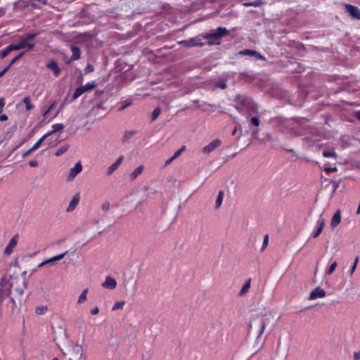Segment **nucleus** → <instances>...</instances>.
<instances>
[{"instance_id":"f257e3e1","label":"nucleus","mask_w":360,"mask_h":360,"mask_svg":"<svg viewBox=\"0 0 360 360\" xmlns=\"http://www.w3.org/2000/svg\"><path fill=\"white\" fill-rule=\"evenodd\" d=\"M13 278L11 275H4L0 279V304L4 305L9 314H15L20 311L22 302L27 296L24 297V289L27 288V281H22V286L12 290Z\"/></svg>"},{"instance_id":"f03ea898","label":"nucleus","mask_w":360,"mask_h":360,"mask_svg":"<svg viewBox=\"0 0 360 360\" xmlns=\"http://www.w3.org/2000/svg\"><path fill=\"white\" fill-rule=\"evenodd\" d=\"M230 32L225 27H218L212 30L210 33L202 34L204 39L207 40L208 45H219L222 37L229 35Z\"/></svg>"},{"instance_id":"7ed1b4c3","label":"nucleus","mask_w":360,"mask_h":360,"mask_svg":"<svg viewBox=\"0 0 360 360\" xmlns=\"http://www.w3.org/2000/svg\"><path fill=\"white\" fill-rule=\"evenodd\" d=\"M234 101L248 109V113L251 112L257 113L258 112L257 105L247 95L238 94L236 96Z\"/></svg>"},{"instance_id":"20e7f679","label":"nucleus","mask_w":360,"mask_h":360,"mask_svg":"<svg viewBox=\"0 0 360 360\" xmlns=\"http://www.w3.org/2000/svg\"><path fill=\"white\" fill-rule=\"evenodd\" d=\"M270 124L276 130L286 132L289 130V121L281 116L274 117L270 119Z\"/></svg>"},{"instance_id":"39448f33","label":"nucleus","mask_w":360,"mask_h":360,"mask_svg":"<svg viewBox=\"0 0 360 360\" xmlns=\"http://www.w3.org/2000/svg\"><path fill=\"white\" fill-rule=\"evenodd\" d=\"M203 39L202 35H198L188 39L183 40L180 41L179 44L186 47H202L205 45V43L202 41Z\"/></svg>"},{"instance_id":"423d86ee","label":"nucleus","mask_w":360,"mask_h":360,"mask_svg":"<svg viewBox=\"0 0 360 360\" xmlns=\"http://www.w3.org/2000/svg\"><path fill=\"white\" fill-rule=\"evenodd\" d=\"M239 56H247L252 58L255 61L258 60H265V57L261 55L259 52L252 49H243L238 53Z\"/></svg>"},{"instance_id":"0eeeda50","label":"nucleus","mask_w":360,"mask_h":360,"mask_svg":"<svg viewBox=\"0 0 360 360\" xmlns=\"http://www.w3.org/2000/svg\"><path fill=\"white\" fill-rule=\"evenodd\" d=\"M68 253V251H65L63 253H61V254H59L58 255H56V256H53L44 262H42L41 263H40L39 265H38V267L40 268V267H42L45 265H47V264H50V265H52V266H54L56 264L57 262H58L59 260H60L61 259H63L65 255Z\"/></svg>"},{"instance_id":"6e6552de","label":"nucleus","mask_w":360,"mask_h":360,"mask_svg":"<svg viewBox=\"0 0 360 360\" xmlns=\"http://www.w3.org/2000/svg\"><path fill=\"white\" fill-rule=\"evenodd\" d=\"M18 240H19L18 234H15L12 237V238L10 240L9 243H8V245L6 246V248L4 249V253L6 255H9L13 252V248L16 246V245L18 242Z\"/></svg>"},{"instance_id":"1a4fd4ad","label":"nucleus","mask_w":360,"mask_h":360,"mask_svg":"<svg viewBox=\"0 0 360 360\" xmlns=\"http://www.w3.org/2000/svg\"><path fill=\"white\" fill-rule=\"evenodd\" d=\"M221 143V140L217 139L211 141L209 144L202 148V150L204 153L209 154L219 147Z\"/></svg>"},{"instance_id":"9d476101","label":"nucleus","mask_w":360,"mask_h":360,"mask_svg":"<svg viewBox=\"0 0 360 360\" xmlns=\"http://www.w3.org/2000/svg\"><path fill=\"white\" fill-rule=\"evenodd\" d=\"M82 165L80 162H77L75 166L70 169V172L67 176L68 181H72L75 177L82 172Z\"/></svg>"},{"instance_id":"9b49d317","label":"nucleus","mask_w":360,"mask_h":360,"mask_svg":"<svg viewBox=\"0 0 360 360\" xmlns=\"http://www.w3.org/2000/svg\"><path fill=\"white\" fill-rule=\"evenodd\" d=\"M345 8L347 11L349 13L351 16L358 20H360V9L357 6L346 4Z\"/></svg>"},{"instance_id":"f8f14e48","label":"nucleus","mask_w":360,"mask_h":360,"mask_svg":"<svg viewBox=\"0 0 360 360\" xmlns=\"http://www.w3.org/2000/svg\"><path fill=\"white\" fill-rule=\"evenodd\" d=\"M117 286V281L116 280L111 277V276H107L105 278V281L102 283V287L106 289L109 290H113Z\"/></svg>"},{"instance_id":"ddd939ff","label":"nucleus","mask_w":360,"mask_h":360,"mask_svg":"<svg viewBox=\"0 0 360 360\" xmlns=\"http://www.w3.org/2000/svg\"><path fill=\"white\" fill-rule=\"evenodd\" d=\"M34 46V43H29L24 39L20 41L18 43L13 44L15 50H20L25 48H27V49H32Z\"/></svg>"},{"instance_id":"4468645a","label":"nucleus","mask_w":360,"mask_h":360,"mask_svg":"<svg viewBox=\"0 0 360 360\" xmlns=\"http://www.w3.org/2000/svg\"><path fill=\"white\" fill-rule=\"evenodd\" d=\"M46 68L52 70L55 77H58L60 74L61 70L58 63L53 60H51L46 64Z\"/></svg>"},{"instance_id":"2eb2a0df","label":"nucleus","mask_w":360,"mask_h":360,"mask_svg":"<svg viewBox=\"0 0 360 360\" xmlns=\"http://www.w3.org/2000/svg\"><path fill=\"white\" fill-rule=\"evenodd\" d=\"M123 159L124 157L122 155L120 156L114 163H112L110 167H108L107 169V174L110 175L111 174H112L121 165Z\"/></svg>"},{"instance_id":"dca6fc26","label":"nucleus","mask_w":360,"mask_h":360,"mask_svg":"<svg viewBox=\"0 0 360 360\" xmlns=\"http://www.w3.org/2000/svg\"><path fill=\"white\" fill-rule=\"evenodd\" d=\"M45 140V138L42 136L30 149L26 150L22 154V157L25 158L32 151L37 150L42 143V142Z\"/></svg>"},{"instance_id":"f3484780","label":"nucleus","mask_w":360,"mask_h":360,"mask_svg":"<svg viewBox=\"0 0 360 360\" xmlns=\"http://www.w3.org/2000/svg\"><path fill=\"white\" fill-rule=\"evenodd\" d=\"M79 199H80L79 194L76 193L72 198L71 201L70 202L68 207H67V211L71 212L73 210H75L76 206L79 203Z\"/></svg>"},{"instance_id":"a211bd4d","label":"nucleus","mask_w":360,"mask_h":360,"mask_svg":"<svg viewBox=\"0 0 360 360\" xmlns=\"http://www.w3.org/2000/svg\"><path fill=\"white\" fill-rule=\"evenodd\" d=\"M51 127L53 129L51 131L47 132L46 134L43 135V136L45 138V139L48 136L52 135L53 134L62 130L64 128V125L62 123H56V124H53Z\"/></svg>"},{"instance_id":"6ab92c4d","label":"nucleus","mask_w":360,"mask_h":360,"mask_svg":"<svg viewBox=\"0 0 360 360\" xmlns=\"http://www.w3.org/2000/svg\"><path fill=\"white\" fill-rule=\"evenodd\" d=\"M70 49L72 51V56L70 57L71 60H77L80 58V49L79 47L72 45L70 46Z\"/></svg>"},{"instance_id":"aec40b11","label":"nucleus","mask_w":360,"mask_h":360,"mask_svg":"<svg viewBox=\"0 0 360 360\" xmlns=\"http://www.w3.org/2000/svg\"><path fill=\"white\" fill-rule=\"evenodd\" d=\"M340 221H341L340 211L337 210L331 219L330 226L333 228H335L340 223Z\"/></svg>"},{"instance_id":"412c9836","label":"nucleus","mask_w":360,"mask_h":360,"mask_svg":"<svg viewBox=\"0 0 360 360\" xmlns=\"http://www.w3.org/2000/svg\"><path fill=\"white\" fill-rule=\"evenodd\" d=\"M302 144L307 148L313 147L315 144V139H314V136L304 137L302 139Z\"/></svg>"},{"instance_id":"4be33fe9","label":"nucleus","mask_w":360,"mask_h":360,"mask_svg":"<svg viewBox=\"0 0 360 360\" xmlns=\"http://www.w3.org/2000/svg\"><path fill=\"white\" fill-rule=\"evenodd\" d=\"M240 79L247 82H252L255 79V76L251 72H243L240 73Z\"/></svg>"},{"instance_id":"5701e85b","label":"nucleus","mask_w":360,"mask_h":360,"mask_svg":"<svg viewBox=\"0 0 360 360\" xmlns=\"http://www.w3.org/2000/svg\"><path fill=\"white\" fill-rule=\"evenodd\" d=\"M144 166L143 165H139L130 174V180L134 181L136 179L143 171Z\"/></svg>"},{"instance_id":"b1692460","label":"nucleus","mask_w":360,"mask_h":360,"mask_svg":"<svg viewBox=\"0 0 360 360\" xmlns=\"http://www.w3.org/2000/svg\"><path fill=\"white\" fill-rule=\"evenodd\" d=\"M84 93H85V92H84L83 88L82 87V86L77 88L75 89V91H74L73 94L72 95L70 102L75 101L77 98H78L79 96H81Z\"/></svg>"},{"instance_id":"393cba45","label":"nucleus","mask_w":360,"mask_h":360,"mask_svg":"<svg viewBox=\"0 0 360 360\" xmlns=\"http://www.w3.org/2000/svg\"><path fill=\"white\" fill-rule=\"evenodd\" d=\"M14 50H15V49H14L13 44L8 45V46H6L5 49H4L3 50H1L0 51V58H6L11 51H14Z\"/></svg>"},{"instance_id":"a878e982","label":"nucleus","mask_w":360,"mask_h":360,"mask_svg":"<svg viewBox=\"0 0 360 360\" xmlns=\"http://www.w3.org/2000/svg\"><path fill=\"white\" fill-rule=\"evenodd\" d=\"M250 282H251V279L249 278L248 279L245 283L243 284V285L242 286L240 290V292H239V295L240 296L245 295L248 290L250 289Z\"/></svg>"},{"instance_id":"bb28decb","label":"nucleus","mask_w":360,"mask_h":360,"mask_svg":"<svg viewBox=\"0 0 360 360\" xmlns=\"http://www.w3.org/2000/svg\"><path fill=\"white\" fill-rule=\"evenodd\" d=\"M70 148V145L68 143H65L63 146H61L55 153V155L58 157L62 155L63 153H65Z\"/></svg>"},{"instance_id":"cd10ccee","label":"nucleus","mask_w":360,"mask_h":360,"mask_svg":"<svg viewBox=\"0 0 360 360\" xmlns=\"http://www.w3.org/2000/svg\"><path fill=\"white\" fill-rule=\"evenodd\" d=\"M72 352L79 358H81L83 355V349L82 345H80L76 344L75 345H74L72 348Z\"/></svg>"},{"instance_id":"c85d7f7f","label":"nucleus","mask_w":360,"mask_h":360,"mask_svg":"<svg viewBox=\"0 0 360 360\" xmlns=\"http://www.w3.org/2000/svg\"><path fill=\"white\" fill-rule=\"evenodd\" d=\"M137 133L136 130H131V131H125L123 137H122V141L127 142L128 140H129L134 135H135Z\"/></svg>"},{"instance_id":"c756f323","label":"nucleus","mask_w":360,"mask_h":360,"mask_svg":"<svg viewBox=\"0 0 360 360\" xmlns=\"http://www.w3.org/2000/svg\"><path fill=\"white\" fill-rule=\"evenodd\" d=\"M88 291H89V290L87 288H86L82 292V293L80 294V295L79 296V297L77 299L78 304L84 302L86 300V299H87L86 296H87Z\"/></svg>"},{"instance_id":"7c9ffc66","label":"nucleus","mask_w":360,"mask_h":360,"mask_svg":"<svg viewBox=\"0 0 360 360\" xmlns=\"http://www.w3.org/2000/svg\"><path fill=\"white\" fill-rule=\"evenodd\" d=\"M23 103L25 104L27 110H31L34 108V105L31 103V99L29 96H26L23 98Z\"/></svg>"},{"instance_id":"2f4dec72","label":"nucleus","mask_w":360,"mask_h":360,"mask_svg":"<svg viewBox=\"0 0 360 360\" xmlns=\"http://www.w3.org/2000/svg\"><path fill=\"white\" fill-rule=\"evenodd\" d=\"M223 198H224V191H220L218 193V195H217V200L215 202V207L217 209L221 206L222 201H223Z\"/></svg>"},{"instance_id":"473e14b6","label":"nucleus","mask_w":360,"mask_h":360,"mask_svg":"<svg viewBox=\"0 0 360 360\" xmlns=\"http://www.w3.org/2000/svg\"><path fill=\"white\" fill-rule=\"evenodd\" d=\"M48 310L47 306H39L35 309V313L37 315H44Z\"/></svg>"},{"instance_id":"72a5a7b5","label":"nucleus","mask_w":360,"mask_h":360,"mask_svg":"<svg viewBox=\"0 0 360 360\" xmlns=\"http://www.w3.org/2000/svg\"><path fill=\"white\" fill-rule=\"evenodd\" d=\"M96 86V82H91L86 83L84 86H82V87L83 88L84 92H86V91H91V89L95 88Z\"/></svg>"},{"instance_id":"f704fd0d","label":"nucleus","mask_w":360,"mask_h":360,"mask_svg":"<svg viewBox=\"0 0 360 360\" xmlns=\"http://www.w3.org/2000/svg\"><path fill=\"white\" fill-rule=\"evenodd\" d=\"M265 328H266V321L264 319H262L261 323H260V329L257 335V339H259L261 337V335L263 334Z\"/></svg>"},{"instance_id":"c9c22d12","label":"nucleus","mask_w":360,"mask_h":360,"mask_svg":"<svg viewBox=\"0 0 360 360\" xmlns=\"http://www.w3.org/2000/svg\"><path fill=\"white\" fill-rule=\"evenodd\" d=\"M263 4V2L262 0H255L251 2L245 3L244 5L245 6H254V7H258Z\"/></svg>"},{"instance_id":"e433bc0d","label":"nucleus","mask_w":360,"mask_h":360,"mask_svg":"<svg viewBox=\"0 0 360 360\" xmlns=\"http://www.w3.org/2000/svg\"><path fill=\"white\" fill-rule=\"evenodd\" d=\"M161 112V108L160 107H156L152 112L151 114V120L153 121L156 120Z\"/></svg>"},{"instance_id":"4c0bfd02","label":"nucleus","mask_w":360,"mask_h":360,"mask_svg":"<svg viewBox=\"0 0 360 360\" xmlns=\"http://www.w3.org/2000/svg\"><path fill=\"white\" fill-rule=\"evenodd\" d=\"M125 301H118V302H116L114 305L112 306V311H115V310H117V309H121L123 308V307L124 306L125 304Z\"/></svg>"},{"instance_id":"58836bf2","label":"nucleus","mask_w":360,"mask_h":360,"mask_svg":"<svg viewBox=\"0 0 360 360\" xmlns=\"http://www.w3.org/2000/svg\"><path fill=\"white\" fill-rule=\"evenodd\" d=\"M235 108L241 115H245L247 112H248V110L246 109L245 107L242 106L241 105H240L239 103L235 105Z\"/></svg>"},{"instance_id":"ea45409f","label":"nucleus","mask_w":360,"mask_h":360,"mask_svg":"<svg viewBox=\"0 0 360 360\" xmlns=\"http://www.w3.org/2000/svg\"><path fill=\"white\" fill-rule=\"evenodd\" d=\"M260 124V120L257 116L252 117L250 119V125L254 127H259Z\"/></svg>"},{"instance_id":"a19ab883","label":"nucleus","mask_w":360,"mask_h":360,"mask_svg":"<svg viewBox=\"0 0 360 360\" xmlns=\"http://www.w3.org/2000/svg\"><path fill=\"white\" fill-rule=\"evenodd\" d=\"M322 155L325 158H335L336 156H337L335 152L333 151V150H331V151H323Z\"/></svg>"},{"instance_id":"79ce46f5","label":"nucleus","mask_w":360,"mask_h":360,"mask_svg":"<svg viewBox=\"0 0 360 360\" xmlns=\"http://www.w3.org/2000/svg\"><path fill=\"white\" fill-rule=\"evenodd\" d=\"M326 296V292L323 289H321L319 287H316V298L317 297H323Z\"/></svg>"},{"instance_id":"37998d69","label":"nucleus","mask_w":360,"mask_h":360,"mask_svg":"<svg viewBox=\"0 0 360 360\" xmlns=\"http://www.w3.org/2000/svg\"><path fill=\"white\" fill-rule=\"evenodd\" d=\"M358 262H359V256H356V258L354 259V263L351 267V269L349 271L350 275H352L354 274V272L355 271L356 266H357Z\"/></svg>"},{"instance_id":"c03bdc74","label":"nucleus","mask_w":360,"mask_h":360,"mask_svg":"<svg viewBox=\"0 0 360 360\" xmlns=\"http://www.w3.org/2000/svg\"><path fill=\"white\" fill-rule=\"evenodd\" d=\"M337 266V262H333L329 266V268L328 269V270L326 271V274H331L335 269Z\"/></svg>"},{"instance_id":"a18cd8bd","label":"nucleus","mask_w":360,"mask_h":360,"mask_svg":"<svg viewBox=\"0 0 360 360\" xmlns=\"http://www.w3.org/2000/svg\"><path fill=\"white\" fill-rule=\"evenodd\" d=\"M131 105V102L125 101L122 103V104L119 107L118 110L122 111L127 107L130 106Z\"/></svg>"},{"instance_id":"49530a36","label":"nucleus","mask_w":360,"mask_h":360,"mask_svg":"<svg viewBox=\"0 0 360 360\" xmlns=\"http://www.w3.org/2000/svg\"><path fill=\"white\" fill-rule=\"evenodd\" d=\"M37 35L38 33H29L26 35L24 39L28 42L29 41L34 39Z\"/></svg>"},{"instance_id":"de8ad7c7","label":"nucleus","mask_w":360,"mask_h":360,"mask_svg":"<svg viewBox=\"0 0 360 360\" xmlns=\"http://www.w3.org/2000/svg\"><path fill=\"white\" fill-rule=\"evenodd\" d=\"M25 54V52L22 51L21 53H20L19 54H18L16 56H15L11 60V64H14L18 60H20Z\"/></svg>"},{"instance_id":"09e8293b","label":"nucleus","mask_w":360,"mask_h":360,"mask_svg":"<svg viewBox=\"0 0 360 360\" xmlns=\"http://www.w3.org/2000/svg\"><path fill=\"white\" fill-rule=\"evenodd\" d=\"M186 150V146H183L181 148H179L178 150H176L174 155L173 158H177L181 153Z\"/></svg>"},{"instance_id":"8fccbe9b","label":"nucleus","mask_w":360,"mask_h":360,"mask_svg":"<svg viewBox=\"0 0 360 360\" xmlns=\"http://www.w3.org/2000/svg\"><path fill=\"white\" fill-rule=\"evenodd\" d=\"M216 87L220 88L221 89H224L227 87L226 82L225 81H221L214 84Z\"/></svg>"},{"instance_id":"3c124183","label":"nucleus","mask_w":360,"mask_h":360,"mask_svg":"<svg viewBox=\"0 0 360 360\" xmlns=\"http://www.w3.org/2000/svg\"><path fill=\"white\" fill-rule=\"evenodd\" d=\"M269 243V236L266 234L264 237L263 243L261 248V250H263L266 248Z\"/></svg>"},{"instance_id":"603ef678","label":"nucleus","mask_w":360,"mask_h":360,"mask_svg":"<svg viewBox=\"0 0 360 360\" xmlns=\"http://www.w3.org/2000/svg\"><path fill=\"white\" fill-rule=\"evenodd\" d=\"M324 226V222L321 221L319 224V227L316 229V237L321 233Z\"/></svg>"},{"instance_id":"864d4df0","label":"nucleus","mask_w":360,"mask_h":360,"mask_svg":"<svg viewBox=\"0 0 360 360\" xmlns=\"http://www.w3.org/2000/svg\"><path fill=\"white\" fill-rule=\"evenodd\" d=\"M110 208V202H105L102 205V210L105 212L108 211Z\"/></svg>"},{"instance_id":"5fc2aeb1","label":"nucleus","mask_w":360,"mask_h":360,"mask_svg":"<svg viewBox=\"0 0 360 360\" xmlns=\"http://www.w3.org/2000/svg\"><path fill=\"white\" fill-rule=\"evenodd\" d=\"M5 105V99L4 98H0V113L3 111Z\"/></svg>"},{"instance_id":"6e6d98bb","label":"nucleus","mask_w":360,"mask_h":360,"mask_svg":"<svg viewBox=\"0 0 360 360\" xmlns=\"http://www.w3.org/2000/svg\"><path fill=\"white\" fill-rule=\"evenodd\" d=\"M29 165L31 167H37L39 165L38 161L37 160H31L29 162Z\"/></svg>"},{"instance_id":"4d7b16f0","label":"nucleus","mask_w":360,"mask_h":360,"mask_svg":"<svg viewBox=\"0 0 360 360\" xmlns=\"http://www.w3.org/2000/svg\"><path fill=\"white\" fill-rule=\"evenodd\" d=\"M354 360H359L360 359V351L355 352L353 355Z\"/></svg>"},{"instance_id":"13d9d810","label":"nucleus","mask_w":360,"mask_h":360,"mask_svg":"<svg viewBox=\"0 0 360 360\" xmlns=\"http://www.w3.org/2000/svg\"><path fill=\"white\" fill-rule=\"evenodd\" d=\"M337 170V167H326L325 168V171L327 172V173H330L331 172H334V171H336Z\"/></svg>"},{"instance_id":"bf43d9fd","label":"nucleus","mask_w":360,"mask_h":360,"mask_svg":"<svg viewBox=\"0 0 360 360\" xmlns=\"http://www.w3.org/2000/svg\"><path fill=\"white\" fill-rule=\"evenodd\" d=\"M99 312V309L98 307H94L91 310V313L92 315H96Z\"/></svg>"},{"instance_id":"052dcab7","label":"nucleus","mask_w":360,"mask_h":360,"mask_svg":"<svg viewBox=\"0 0 360 360\" xmlns=\"http://www.w3.org/2000/svg\"><path fill=\"white\" fill-rule=\"evenodd\" d=\"M8 119V117L6 114L0 115V121H1V122L6 121Z\"/></svg>"},{"instance_id":"680f3d73","label":"nucleus","mask_w":360,"mask_h":360,"mask_svg":"<svg viewBox=\"0 0 360 360\" xmlns=\"http://www.w3.org/2000/svg\"><path fill=\"white\" fill-rule=\"evenodd\" d=\"M309 300H314L315 299V288L313 289L309 295Z\"/></svg>"},{"instance_id":"e2e57ef3","label":"nucleus","mask_w":360,"mask_h":360,"mask_svg":"<svg viewBox=\"0 0 360 360\" xmlns=\"http://www.w3.org/2000/svg\"><path fill=\"white\" fill-rule=\"evenodd\" d=\"M176 158H173V155L169 158L168 160H167L165 162V165L167 166L168 165H169L174 160H175Z\"/></svg>"},{"instance_id":"0e129e2a","label":"nucleus","mask_w":360,"mask_h":360,"mask_svg":"<svg viewBox=\"0 0 360 360\" xmlns=\"http://www.w3.org/2000/svg\"><path fill=\"white\" fill-rule=\"evenodd\" d=\"M12 65L13 64H11V63L10 62V63L1 71L5 74L11 68Z\"/></svg>"},{"instance_id":"69168bd1","label":"nucleus","mask_w":360,"mask_h":360,"mask_svg":"<svg viewBox=\"0 0 360 360\" xmlns=\"http://www.w3.org/2000/svg\"><path fill=\"white\" fill-rule=\"evenodd\" d=\"M56 103V101H54L52 104L49 107V110H51Z\"/></svg>"},{"instance_id":"338daca9","label":"nucleus","mask_w":360,"mask_h":360,"mask_svg":"<svg viewBox=\"0 0 360 360\" xmlns=\"http://www.w3.org/2000/svg\"><path fill=\"white\" fill-rule=\"evenodd\" d=\"M355 116L359 120H360V110L356 111Z\"/></svg>"},{"instance_id":"774afa93","label":"nucleus","mask_w":360,"mask_h":360,"mask_svg":"<svg viewBox=\"0 0 360 360\" xmlns=\"http://www.w3.org/2000/svg\"><path fill=\"white\" fill-rule=\"evenodd\" d=\"M5 13V11L3 8H0V15L2 16Z\"/></svg>"}]
</instances>
